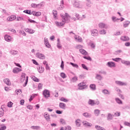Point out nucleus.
<instances>
[{
	"label": "nucleus",
	"mask_w": 130,
	"mask_h": 130,
	"mask_svg": "<svg viewBox=\"0 0 130 130\" xmlns=\"http://www.w3.org/2000/svg\"><path fill=\"white\" fill-rule=\"evenodd\" d=\"M60 16L62 19V21L60 22L57 21L55 22V24L56 25L57 27H58L59 28L63 27V25H64L66 23H69L70 19L71 18V17L67 13H66L64 15L61 14Z\"/></svg>",
	"instance_id": "1"
},
{
	"label": "nucleus",
	"mask_w": 130,
	"mask_h": 130,
	"mask_svg": "<svg viewBox=\"0 0 130 130\" xmlns=\"http://www.w3.org/2000/svg\"><path fill=\"white\" fill-rule=\"evenodd\" d=\"M73 7L77 9H82V2L81 1H78V0H74L73 3Z\"/></svg>",
	"instance_id": "2"
},
{
	"label": "nucleus",
	"mask_w": 130,
	"mask_h": 130,
	"mask_svg": "<svg viewBox=\"0 0 130 130\" xmlns=\"http://www.w3.org/2000/svg\"><path fill=\"white\" fill-rule=\"evenodd\" d=\"M43 95L46 99H48L50 97V91L48 89H45L43 91Z\"/></svg>",
	"instance_id": "3"
},
{
	"label": "nucleus",
	"mask_w": 130,
	"mask_h": 130,
	"mask_svg": "<svg viewBox=\"0 0 130 130\" xmlns=\"http://www.w3.org/2000/svg\"><path fill=\"white\" fill-rule=\"evenodd\" d=\"M78 86L79 90H84V89H87V88H88V86L86 85V84L84 82L79 83Z\"/></svg>",
	"instance_id": "4"
},
{
	"label": "nucleus",
	"mask_w": 130,
	"mask_h": 130,
	"mask_svg": "<svg viewBox=\"0 0 130 130\" xmlns=\"http://www.w3.org/2000/svg\"><path fill=\"white\" fill-rule=\"evenodd\" d=\"M36 56L38 57V58H40V59H44L45 58V55L40 52H37L36 54Z\"/></svg>",
	"instance_id": "5"
},
{
	"label": "nucleus",
	"mask_w": 130,
	"mask_h": 130,
	"mask_svg": "<svg viewBox=\"0 0 130 130\" xmlns=\"http://www.w3.org/2000/svg\"><path fill=\"white\" fill-rule=\"evenodd\" d=\"M44 43L47 48H50L51 46L49 44V42H48V39L47 38H44Z\"/></svg>",
	"instance_id": "6"
},
{
	"label": "nucleus",
	"mask_w": 130,
	"mask_h": 130,
	"mask_svg": "<svg viewBox=\"0 0 130 130\" xmlns=\"http://www.w3.org/2000/svg\"><path fill=\"white\" fill-rule=\"evenodd\" d=\"M82 115L84 116V117H86V118H91V117H92V114L87 112L83 113Z\"/></svg>",
	"instance_id": "7"
},
{
	"label": "nucleus",
	"mask_w": 130,
	"mask_h": 130,
	"mask_svg": "<svg viewBox=\"0 0 130 130\" xmlns=\"http://www.w3.org/2000/svg\"><path fill=\"white\" fill-rule=\"evenodd\" d=\"M115 83L117 85H118V86H126L127 85V83L126 82H123L119 81H116Z\"/></svg>",
	"instance_id": "8"
},
{
	"label": "nucleus",
	"mask_w": 130,
	"mask_h": 130,
	"mask_svg": "<svg viewBox=\"0 0 130 130\" xmlns=\"http://www.w3.org/2000/svg\"><path fill=\"white\" fill-rule=\"evenodd\" d=\"M107 66L109 68H115V63L112 61L108 62Z\"/></svg>",
	"instance_id": "9"
},
{
	"label": "nucleus",
	"mask_w": 130,
	"mask_h": 130,
	"mask_svg": "<svg viewBox=\"0 0 130 130\" xmlns=\"http://www.w3.org/2000/svg\"><path fill=\"white\" fill-rule=\"evenodd\" d=\"M5 40L6 41H7L8 42H11V41H12V37H11V36L8 35H6L5 36Z\"/></svg>",
	"instance_id": "10"
},
{
	"label": "nucleus",
	"mask_w": 130,
	"mask_h": 130,
	"mask_svg": "<svg viewBox=\"0 0 130 130\" xmlns=\"http://www.w3.org/2000/svg\"><path fill=\"white\" fill-rule=\"evenodd\" d=\"M19 72H22V69L17 67L14 68L13 70V73L14 74H18Z\"/></svg>",
	"instance_id": "11"
},
{
	"label": "nucleus",
	"mask_w": 130,
	"mask_h": 130,
	"mask_svg": "<svg viewBox=\"0 0 130 130\" xmlns=\"http://www.w3.org/2000/svg\"><path fill=\"white\" fill-rule=\"evenodd\" d=\"M17 17L16 15H11L10 17H8L7 19L8 21H13V20H16Z\"/></svg>",
	"instance_id": "12"
},
{
	"label": "nucleus",
	"mask_w": 130,
	"mask_h": 130,
	"mask_svg": "<svg viewBox=\"0 0 130 130\" xmlns=\"http://www.w3.org/2000/svg\"><path fill=\"white\" fill-rule=\"evenodd\" d=\"M92 36H98V30L93 29L91 31Z\"/></svg>",
	"instance_id": "13"
},
{
	"label": "nucleus",
	"mask_w": 130,
	"mask_h": 130,
	"mask_svg": "<svg viewBox=\"0 0 130 130\" xmlns=\"http://www.w3.org/2000/svg\"><path fill=\"white\" fill-rule=\"evenodd\" d=\"M82 123L84 126H92V123L87 122V121H83Z\"/></svg>",
	"instance_id": "14"
},
{
	"label": "nucleus",
	"mask_w": 130,
	"mask_h": 130,
	"mask_svg": "<svg viewBox=\"0 0 130 130\" xmlns=\"http://www.w3.org/2000/svg\"><path fill=\"white\" fill-rule=\"evenodd\" d=\"M99 26L100 28H101V29H102V28L107 29V25H106V24H105L104 23H100L99 24Z\"/></svg>",
	"instance_id": "15"
},
{
	"label": "nucleus",
	"mask_w": 130,
	"mask_h": 130,
	"mask_svg": "<svg viewBox=\"0 0 130 130\" xmlns=\"http://www.w3.org/2000/svg\"><path fill=\"white\" fill-rule=\"evenodd\" d=\"M120 39H121V40H122V41H129V38L128 37H127V36L121 37L120 38Z\"/></svg>",
	"instance_id": "16"
},
{
	"label": "nucleus",
	"mask_w": 130,
	"mask_h": 130,
	"mask_svg": "<svg viewBox=\"0 0 130 130\" xmlns=\"http://www.w3.org/2000/svg\"><path fill=\"white\" fill-rule=\"evenodd\" d=\"M88 104L91 105V106H94V105H95V101L89 99L88 102Z\"/></svg>",
	"instance_id": "17"
},
{
	"label": "nucleus",
	"mask_w": 130,
	"mask_h": 130,
	"mask_svg": "<svg viewBox=\"0 0 130 130\" xmlns=\"http://www.w3.org/2000/svg\"><path fill=\"white\" fill-rule=\"evenodd\" d=\"M76 125L77 127L81 126V120L77 119L75 121Z\"/></svg>",
	"instance_id": "18"
},
{
	"label": "nucleus",
	"mask_w": 130,
	"mask_h": 130,
	"mask_svg": "<svg viewBox=\"0 0 130 130\" xmlns=\"http://www.w3.org/2000/svg\"><path fill=\"white\" fill-rule=\"evenodd\" d=\"M66 104L63 103H60L59 104V107L60 108H61V109H66Z\"/></svg>",
	"instance_id": "19"
},
{
	"label": "nucleus",
	"mask_w": 130,
	"mask_h": 130,
	"mask_svg": "<svg viewBox=\"0 0 130 130\" xmlns=\"http://www.w3.org/2000/svg\"><path fill=\"white\" fill-rule=\"evenodd\" d=\"M25 32H28L30 34H33V33H34L35 32V30H34V29H30V28H26Z\"/></svg>",
	"instance_id": "20"
},
{
	"label": "nucleus",
	"mask_w": 130,
	"mask_h": 130,
	"mask_svg": "<svg viewBox=\"0 0 130 130\" xmlns=\"http://www.w3.org/2000/svg\"><path fill=\"white\" fill-rule=\"evenodd\" d=\"M4 82L5 84H7L8 86H11V81H10V79L6 78L4 80Z\"/></svg>",
	"instance_id": "21"
},
{
	"label": "nucleus",
	"mask_w": 130,
	"mask_h": 130,
	"mask_svg": "<svg viewBox=\"0 0 130 130\" xmlns=\"http://www.w3.org/2000/svg\"><path fill=\"white\" fill-rule=\"evenodd\" d=\"M38 71L39 73L42 74V73L44 72V67H42V66H41V68H40V67H39V68H38Z\"/></svg>",
	"instance_id": "22"
},
{
	"label": "nucleus",
	"mask_w": 130,
	"mask_h": 130,
	"mask_svg": "<svg viewBox=\"0 0 130 130\" xmlns=\"http://www.w3.org/2000/svg\"><path fill=\"white\" fill-rule=\"evenodd\" d=\"M121 63H123V64H125V66H130V61H126L124 60H122Z\"/></svg>",
	"instance_id": "23"
},
{
	"label": "nucleus",
	"mask_w": 130,
	"mask_h": 130,
	"mask_svg": "<svg viewBox=\"0 0 130 130\" xmlns=\"http://www.w3.org/2000/svg\"><path fill=\"white\" fill-rule=\"evenodd\" d=\"M130 24V21L128 20H126L123 23L124 28H126V27H128V25Z\"/></svg>",
	"instance_id": "24"
},
{
	"label": "nucleus",
	"mask_w": 130,
	"mask_h": 130,
	"mask_svg": "<svg viewBox=\"0 0 130 130\" xmlns=\"http://www.w3.org/2000/svg\"><path fill=\"white\" fill-rule=\"evenodd\" d=\"M95 79L99 81H101L103 79V77L99 74H96Z\"/></svg>",
	"instance_id": "25"
},
{
	"label": "nucleus",
	"mask_w": 130,
	"mask_h": 130,
	"mask_svg": "<svg viewBox=\"0 0 130 130\" xmlns=\"http://www.w3.org/2000/svg\"><path fill=\"white\" fill-rule=\"evenodd\" d=\"M79 51L82 54H84V55H87V54H88V52H87V51L83 49H80Z\"/></svg>",
	"instance_id": "26"
},
{
	"label": "nucleus",
	"mask_w": 130,
	"mask_h": 130,
	"mask_svg": "<svg viewBox=\"0 0 130 130\" xmlns=\"http://www.w3.org/2000/svg\"><path fill=\"white\" fill-rule=\"evenodd\" d=\"M44 117L47 121H48V120L50 119V116H49V114H46V113H45Z\"/></svg>",
	"instance_id": "27"
},
{
	"label": "nucleus",
	"mask_w": 130,
	"mask_h": 130,
	"mask_svg": "<svg viewBox=\"0 0 130 130\" xmlns=\"http://www.w3.org/2000/svg\"><path fill=\"white\" fill-rule=\"evenodd\" d=\"M113 119V116L110 114L108 113L107 116V120H112Z\"/></svg>",
	"instance_id": "28"
},
{
	"label": "nucleus",
	"mask_w": 130,
	"mask_h": 130,
	"mask_svg": "<svg viewBox=\"0 0 130 130\" xmlns=\"http://www.w3.org/2000/svg\"><path fill=\"white\" fill-rule=\"evenodd\" d=\"M25 79H26V74L23 73L22 74V75L21 76V82H24V81H25Z\"/></svg>",
	"instance_id": "29"
},
{
	"label": "nucleus",
	"mask_w": 130,
	"mask_h": 130,
	"mask_svg": "<svg viewBox=\"0 0 130 130\" xmlns=\"http://www.w3.org/2000/svg\"><path fill=\"white\" fill-rule=\"evenodd\" d=\"M86 7H87L88 8H91V1L90 0H86Z\"/></svg>",
	"instance_id": "30"
},
{
	"label": "nucleus",
	"mask_w": 130,
	"mask_h": 130,
	"mask_svg": "<svg viewBox=\"0 0 130 130\" xmlns=\"http://www.w3.org/2000/svg\"><path fill=\"white\" fill-rule=\"evenodd\" d=\"M94 113L95 116H98V115L100 114V110H99V109H95L94 111Z\"/></svg>",
	"instance_id": "31"
},
{
	"label": "nucleus",
	"mask_w": 130,
	"mask_h": 130,
	"mask_svg": "<svg viewBox=\"0 0 130 130\" xmlns=\"http://www.w3.org/2000/svg\"><path fill=\"white\" fill-rule=\"evenodd\" d=\"M95 128H96V129H97V130H106V129H104V127H102L99 125H95Z\"/></svg>",
	"instance_id": "32"
},
{
	"label": "nucleus",
	"mask_w": 130,
	"mask_h": 130,
	"mask_svg": "<svg viewBox=\"0 0 130 130\" xmlns=\"http://www.w3.org/2000/svg\"><path fill=\"white\" fill-rule=\"evenodd\" d=\"M115 101L118 104H122V101L119 98H116Z\"/></svg>",
	"instance_id": "33"
},
{
	"label": "nucleus",
	"mask_w": 130,
	"mask_h": 130,
	"mask_svg": "<svg viewBox=\"0 0 130 130\" xmlns=\"http://www.w3.org/2000/svg\"><path fill=\"white\" fill-rule=\"evenodd\" d=\"M70 64L73 67V68H75L76 69L79 68V66L77 64H76L75 63L70 62Z\"/></svg>",
	"instance_id": "34"
},
{
	"label": "nucleus",
	"mask_w": 130,
	"mask_h": 130,
	"mask_svg": "<svg viewBox=\"0 0 130 130\" xmlns=\"http://www.w3.org/2000/svg\"><path fill=\"white\" fill-rule=\"evenodd\" d=\"M90 88L91 89V90H95L96 89V85L95 84H90Z\"/></svg>",
	"instance_id": "35"
},
{
	"label": "nucleus",
	"mask_w": 130,
	"mask_h": 130,
	"mask_svg": "<svg viewBox=\"0 0 130 130\" xmlns=\"http://www.w3.org/2000/svg\"><path fill=\"white\" fill-rule=\"evenodd\" d=\"M81 67L84 69V70H86V71H89V68L85 65V64H81Z\"/></svg>",
	"instance_id": "36"
},
{
	"label": "nucleus",
	"mask_w": 130,
	"mask_h": 130,
	"mask_svg": "<svg viewBox=\"0 0 130 130\" xmlns=\"http://www.w3.org/2000/svg\"><path fill=\"white\" fill-rule=\"evenodd\" d=\"M10 53H11L12 55H15V54H18V51L15 50H11L10 51Z\"/></svg>",
	"instance_id": "37"
},
{
	"label": "nucleus",
	"mask_w": 130,
	"mask_h": 130,
	"mask_svg": "<svg viewBox=\"0 0 130 130\" xmlns=\"http://www.w3.org/2000/svg\"><path fill=\"white\" fill-rule=\"evenodd\" d=\"M112 60H114V61H116V62H118L120 60H121V58L118 57L112 58Z\"/></svg>",
	"instance_id": "38"
},
{
	"label": "nucleus",
	"mask_w": 130,
	"mask_h": 130,
	"mask_svg": "<svg viewBox=\"0 0 130 130\" xmlns=\"http://www.w3.org/2000/svg\"><path fill=\"white\" fill-rule=\"evenodd\" d=\"M31 128L32 129H39L40 128V126H31Z\"/></svg>",
	"instance_id": "39"
},
{
	"label": "nucleus",
	"mask_w": 130,
	"mask_h": 130,
	"mask_svg": "<svg viewBox=\"0 0 130 130\" xmlns=\"http://www.w3.org/2000/svg\"><path fill=\"white\" fill-rule=\"evenodd\" d=\"M53 15L54 16V18H56L57 16V12L55 10H53Z\"/></svg>",
	"instance_id": "40"
},
{
	"label": "nucleus",
	"mask_w": 130,
	"mask_h": 130,
	"mask_svg": "<svg viewBox=\"0 0 130 130\" xmlns=\"http://www.w3.org/2000/svg\"><path fill=\"white\" fill-rule=\"evenodd\" d=\"M102 92L105 95H106L107 94H110L109 91L107 89H104V90H103Z\"/></svg>",
	"instance_id": "41"
},
{
	"label": "nucleus",
	"mask_w": 130,
	"mask_h": 130,
	"mask_svg": "<svg viewBox=\"0 0 130 130\" xmlns=\"http://www.w3.org/2000/svg\"><path fill=\"white\" fill-rule=\"evenodd\" d=\"M60 77H61V78H62L63 79H66V78H67V75H66V74H64V73H61Z\"/></svg>",
	"instance_id": "42"
},
{
	"label": "nucleus",
	"mask_w": 130,
	"mask_h": 130,
	"mask_svg": "<svg viewBox=\"0 0 130 130\" xmlns=\"http://www.w3.org/2000/svg\"><path fill=\"white\" fill-rule=\"evenodd\" d=\"M7 106L10 108H11V107H13V103L12 102H8Z\"/></svg>",
	"instance_id": "43"
},
{
	"label": "nucleus",
	"mask_w": 130,
	"mask_h": 130,
	"mask_svg": "<svg viewBox=\"0 0 130 130\" xmlns=\"http://www.w3.org/2000/svg\"><path fill=\"white\" fill-rule=\"evenodd\" d=\"M60 68L61 70H63L64 68V62H63V61L62 60L61 61V62Z\"/></svg>",
	"instance_id": "44"
},
{
	"label": "nucleus",
	"mask_w": 130,
	"mask_h": 130,
	"mask_svg": "<svg viewBox=\"0 0 130 130\" xmlns=\"http://www.w3.org/2000/svg\"><path fill=\"white\" fill-rule=\"evenodd\" d=\"M83 58H84L85 59H87V60H90V61L91 60H92V58L90 56L87 57L86 56H83Z\"/></svg>",
	"instance_id": "45"
},
{
	"label": "nucleus",
	"mask_w": 130,
	"mask_h": 130,
	"mask_svg": "<svg viewBox=\"0 0 130 130\" xmlns=\"http://www.w3.org/2000/svg\"><path fill=\"white\" fill-rule=\"evenodd\" d=\"M28 76H26V79L25 80V82L23 84V87H26L27 86V84H28Z\"/></svg>",
	"instance_id": "46"
},
{
	"label": "nucleus",
	"mask_w": 130,
	"mask_h": 130,
	"mask_svg": "<svg viewBox=\"0 0 130 130\" xmlns=\"http://www.w3.org/2000/svg\"><path fill=\"white\" fill-rule=\"evenodd\" d=\"M75 17H76V18H73L74 19V21H76V20H81L80 18H79V14L77 13H75Z\"/></svg>",
	"instance_id": "47"
},
{
	"label": "nucleus",
	"mask_w": 130,
	"mask_h": 130,
	"mask_svg": "<svg viewBox=\"0 0 130 130\" xmlns=\"http://www.w3.org/2000/svg\"><path fill=\"white\" fill-rule=\"evenodd\" d=\"M32 78L33 81H34L35 82H39V81H40L39 79L37 78V77H34Z\"/></svg>",
	"instance_id": "48"
},
{
	"label": "nucleus",
	"mask_w": 130,
	"mask_h": 130,
	"mask_svg": "<svg viewBox=\"0 0 130 130\" xmlns=\"http://www.w3.org/2000/svg\"><path fill=\"white\" fill-rule=\"evenodd\" d=\"M60 101H63V102H68V100L64 98H61L60 99Z\"/></svg>",
	"instance_id": "49"
},
{
	"label": "nucleus",
	"mask_w": 130,
	"mask_h": 130,
	"mask_svg": "<svg viewBox=\"0 0 130 130\" xmlns=\"http://www.w3.org/2000/svg\"><path fill=\"white\" fill-rule=\"evenodd\" d=\"M72 81L73 82H76V81H78V77L75 76L72 78Z\"/></svg>",
	"instance_id": "50"
},
{
	"label": "nucleus",
	"mask_w": 130,
	"mask_h": 130,
	"mask_svg": "<svg viewBox=\"0 0 130 130\" xmlns=\"http://www.w3.org/2000/svg\"><path fill=\"white\" fill-rule=\"evenodd\" d=\"M39 16H41V12H36L35 16L39 17Z\"/></svg>",
	"instance_id": "51"
},
{
	"label": "nucleus",
	"mask_w": 130,
	"mask_h": 130,
	"mask_svg": "<svg viewBox=\"0 0 130 130\" xmlns=\"http://www.w3.org/2000/svg\"><path fill=\"white\" fill-rule=\"evenodd\" d=\"M32 61L34 64H36V66H39V64H38V62L35 59H32Z\"/></svg>",
	"instance_id": "52"
},
{
	"label": "nucleus",
	"mask_w": 130,
	"mask_h": 130,
	"mask_svg": "<svg viewBox=\"0 0 130 130\" xmlns=\"http://www.w3.org/2000/svg\"><path fill=\"white\" fill-rule=\"evenodd\" d=\"M26 108H27V109H29V110H32V109H33V106L28 105L27 106Z\"/></svg>",
	"instance_id": "53"
},
{
	"label": "nucleus",
	"mask_w": 130,
	"mask_h": 130,
	"mask_svg": "<svg viewBox=\"0 0 130 130\" xmlns=\"http://www.w3.org/2000/svg\"><path fill=\"white\" fill-rule=\"evenodd\" d=\"M112 21H113V22H116V21H117V20H119V19H118V18L116 19V17H114V16H113L112 18Z\"/></svg>",
	"instance_id": "54"
},
{
	"label": "nucleus",
	"mask_w": 130,
	"mask_h": 130,
	"mask_svg": "<svg viewBox=\"0 0 130 130\" xmlns=\"http://www.w3.org/2000/svg\"><path fill=\"white\" fill-rule=\"evenodd\" d=\"M42 6H43V4L42 3L37 4V8H38V9H40V8L42 7Z\"/></svg>",
	"instance_id": "55"
},
{
	"label": "nucleus",
	"mask_w": 130,
	"mask_h": 130,
	"mask_svg": "<svg viewBox=\"0 0 130 130\" xmlns=\"http://www.w3.org/2000/svg\"><path fill=\"white\" fill-rule=\"evenodd\" d=\"M31 8H34V9H35V8H37V4H31Z\"/></svg>",
	"instance_id": "56"
},
{
	"label": "nucleus",
	"mask_w": 130,
	"mask_h": 130,
	"mask_svg": "<svg viewBox=\"0 0 130 130\" xmlns=\"http://www.w3.org/2000/svg\"><path fill=\"white\" fill-rule=\"evenodd\" d=\"M72 129V127L70 125H68L66 127L65 130H71Z\"/></svg>",
	"instance_id": "57"
},
{
	"label": "nucleus",
	"mask_w": 130,
	"mask_h": 130,
	"mask_svg": "<svg viewBox=\"0 0 130 130\" xmlns=\"http://www.w3.org/2000/svg\"><path fill=\"white\" fill-rule=\"evenodd\" d=\"M115 116H120V112H116L114 114Z\"/></svg>",
	"instance_id": "58"
},
{
	"label": "nucleus",
	"mask_w": 130,
	"mask_h": 130,
	"mask_svg": "<svg viewBox=\"0 0 130 130\" xmlns=\"http://www.w3.org/2000/svg\"><path fill=\"white\" fill-rule=\"evenodd\" d=\"M57 47L59 49H60V48H61V46H60V42H58L57 43Z\"/></svg>",
	"instance_id": "59"
},
{
	"label": "nucleus",
	"mask_w": 130,
	"mask_h": 130,
	"mask_svg": "<svg viewBox=\"0 0 130 130\" xmlns=\"http://www.w3.org/2000/svg\"><path fill=\"white\" fill-rule=\"evenodd\" d=\"M101 34H106V30L105 29L102 30L100 31Z\"/></svg>",
	"instance_id": "60"
},
{
	"label": "nucleus",
	"mask_w": 130,
	"mask_h": 130,
	"mask_svg": "<svg viewBox=\"0 0 130 130\" xmlns=\"http://www.w3.org/2000/svg\"><path fill=\"white\" fill-rule=\"evenodd\" d=\"M56 113H57V114H61L62 113V111L56 110Z\"/></svg>",
	"instance_id": "61"
},
{
	"label": "nucleus",
	"mask_w": 130,
	"mask_h": 130,
	"mask_svg": "<svg viewBox=\"0 0 130 130\" xmlns=\"http://www.w3.org/2000/svg\"><path fill=\"white\" fill-rule=\"evenodd\" d=\"M38 89L39 90H41V89H42V84H41V83H39Z\"/></svg>",
	"instance_id": "62"
},
{
	"label": "nucleus",
	"mask_w": 130,
	"mask_h": 130,
	"mask_svg": "<svg viewBox=\"0 0 130 130\" xmlns=\"http://www.w3.org/2000/svg\"><path fill=\"white\" fill-rule=\"evenodd\" d=\"M90 46L92 48H95V44H94V43H90Z\"/></svg>",
	"instance_id": "63"
},
{
	"label": "nucleus",
	"mask_w": 130,
	"mask_h": 130,
	"mask_svg": "<svg viewBox=\"0 0 130 130\" xmlns=\"http://www.w3.org/2000/svg\"><path fill=\"white\" fill-rule=\"evenodd\" d=\"M60 7L61 8V9H63V0H62L61 2H60Z\"/></svg>",
	"instance_id": "64"
}]
</instances>
